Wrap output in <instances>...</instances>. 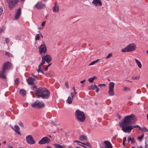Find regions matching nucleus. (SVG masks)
<instances>
[{"instance_id":"obj_15","label":"nucleus","mask_w":148,"mask_h":148,"mask_svg":"<svg viewBox=\"0 0 148 148\" xmlns=\"http://www.w3.org/2000/svg\"><path fill=\"white\" fill-rule=\"evenodd\" d=\"M36 79L33 77H30L28 79H27V81L28 84L30 85H33L34 84V82Z\"/></svg>"},{"instance_id":"obj_19","label":"nucleus","mask_w":148,"mask_h":148,"mask_svg":"<svg viewBox=\"0 0 148 148\" xmlns=\"http://www.w3.org/2000/svg\"><path fill=\"white\" fill-rule=\"evenodd\" d=\"M6 71L4 70L3 69L2 70L0 71V78L3 79H6V77L5 75Z\"/></svg>"},{"instance_id":"obj_23","label":"nucleus","mask_w":148,"mask_h":148,"mask_svg":"<svg viewBox=\"0 0 148 148\" xmlns=\"http://www.w3.org/2000/svg\"><path fill=\"white\" fill-rule=\"evenodd\" d=\"M135 60L139 68H141L142 67V64L140 62L138 59H135Z\"/></svg>"},{"instance_id":"obj_34","label":"nucleus","mask_w":148,"mask_h":148,"mask_svg":"<svg viewBox=\"0 0 148 148\" xmlns=\"http://www.w3.org/2000/svg\"><path fill=\"white\" fill-rule=\"evenodd\" d=\"M5 54L9 57H12V55L10 53L8 52H6L5 53Z\"/></svg>"},{"instance_id":"obj_24","label":"nucleus","mask_w":148,"mask_h":148,"mask_svg":"<svg viewBox=\"0 0 148 148\" xmlns=\"http://www.w3.org/2000/svg\"><path fill=\"white\" fill-rule=\"evenodd\" d=\"M73 98L69 96L67 99V102L69 104H70L72 103Z\"/></svg>"},{"instance_id":"obj_49","label":"nucleus","mask_w":148,"mask_h":148,"mask_svg":"<svg viewBox=\"0 0 148 148\" xmlns=\"http://www.w3.org/2000/svg\"><path fill=\"white\" fill-rule=\"evenodd\" d=\"M46 22V21H45L43 22L41 24L42 26L43 27L44 26Z\"/></svg>"},{"instance_id":"obj_46","label":"nucleus","mask_w":148,"mask_h":148,"mask_svg":"<svg viewBox=\"0 0 148 148\" xmlns=\"http://www.w3.org/2000/svg\"><path fill=\"white\" fill-rule=\"evenodd\" d=\"M132 138L131 137H128V138H127V141L128 142V143H129L130 142V141H131V140H132Z\"/></svg>"},{"instance_id":"obj_56","label":"nucleus","mask_w":148,"mask_h":148,"mask_svg":"<svg viewBox=\"0 0 148 148\" xmlns=\"http://www.w3.org/2000/svg\"><path fill=\"white\" fill-rule=\"evenodd\" d=\"M48 69V68L47 67V66L46 67H45V71H47Z\"/></svg>"},{"instance_id":"obj_30","label":"nucleus","mask_w":148,"mask_h":148,"mask_svg":"<svg viewBox=\"0 0 148 148\" xmlns=\"http://www.w3.org/2000/svg\"><path fill=\"white\" fill-rule=\"evenodd\" d=\"M140 130L143 132H148V130L145 127H142Z\"/></svg>"},{"instance_id":"obj_61","label":"nucleus","mask_w":148,"mask_h":148,"mask_svg":"<svg viewBox=\"0 0 148 148\" xmlns=\"http://www.w3.org/2000/svg\"><path fill=\"white\" fill-rule=\"evenodd\" d=\"M36 87L35 86H34L32 87V89L33 90L34 88H36Z\"/></svg>"},{"instance_id":"obj_57","label":"nucleus","mask_w":148,"mask_h":148,"mask_svg":"<svg viewBox=\"0 0 148 148\" xmlns=\"http://www.w3.org/2000/svg\"><path fill=\"white\" fill-rule=\"evenodd\" d=\"M138 148H143V147L142 146L140 145L138 147Z\"/></svg>"},{"instance_id":"obj_59","label":"nucleus","mask_w":148,"mask_h":148,"mask_svg":"<svg viewBox=\"0 0 148 148\" xmlns=\"http://www.w3.org/2000/svg\"><path fill=\"white\" fill-rule=\"evenodd\" d=\"M51 123L53 125H55V124L53 122H51Z\"/></svg>"},{"instance_id":"obj_55","label":"nucleus","mask_w":148,"mask_h":148,"mask_svg":"<svg viewBox=\"0 0 148 148\" xmlns=\"http://www.w3.org/2000/svg\"><path fill=\"white\" fill-rule=\"evenodd\" d=\"M3 31V29H0V33H2Z\"/></svg>"},{"instance_id":"obj_35","label":"nucleus","mask_w":148,"mask_h":148,"mask_svg":"<svg viewBox=\"0 0 148 148\" xmlns=\"http://www.w3.org/2000/svg\"><path fill=\"white\" fill-rule=\"evenodd\" d=\"M145 148H148V140H146L145 141Z\"/></svg>"},{"instance_id":"obj_26","label":"nucleus","mask_w":148,"mask_h":148,"mask_svg":"<svg viewBox=\"0 0 148 148\" xmlns=\"http://www.w3.org/2000/svg\"><path fill=\"white\" fill-rule=\"evenodd\" d=\"M42 66H40V65L38 66V69L37 70V71L38 73L41 72V73L43 74H45L42 71L41 69V68Z\"/></svg>"},{"instance_id":"obj_31","label":"nucleus","mask_w":148,"mask_h":148,"mask_svg":"<svg viewBox=\"0 0 148 148\" xmlns=\"http://www.w3.org/2000/svg\"><path fill=\"white\" fill-rule=\"evenodd\" d=\"M98 61V59L97 60H96L93 61L89 65V66H91L94 64L96 62H97Z\"/></svg>"},{"instance_id":"obj_43","label":"nucleus","mask_w":148,"mask_h":148,"mask_svg":"<svg viewBox=\"0 0 148 148\" xmlns=\"http://www.w3.org/2000/svg\"><path fill=\"white\" fill-rule=\"evenodd\" d=\"M135 140L134 138H132V140H131V143L132 144H133L135 143Z\"/></svg>"},{"instance_id":"obj_3","label":"nucleus","mask_w":148,"mask_h":148,"mask_svg":"<svg viewBox=\"0 0 148 148\" xmlns=\"http://www.w3.org/2000/svg\"><path fill=\"white\" fill-rule=\"evenodd\" d=\"M136 48V46L134 43H132L127 45L125 48L121 50L123 52H130L134 51Z\"/></svg>"},{"instance_id":"obj_42","label":"nucleus","mask_w":148,"mask_h":148,"mask_svg":"<svg viewBox=\"0 0 148 148\" xmlns=\"http://www.w3.org/2000/svg\"><path fill=\"white\" fill-rule=\"evenodd\" d=\"M5 41L6 43L8 45V43L9 42V40L8 38H5Z\"/></svg>"},{"instance_id":"obj_54","label":"nucleus","mask_w":148,"mask_h":148,"mask_svg":"<svg viewBox=\"0 0 148 148\" xmlns=\"http://www.w3.org/2000/svg\"><path fill=\"white\" fill-rule=\"evenodd\" d=\"M126 140V137H124L123 138V141L125 142Z\"/></svg>"},{"instance_id":"obj_38","label":"nucleus","mask_w":148,"mask_h":148,"mask_svg":"<svg viewBox=\"0 0 148 148\" xmlns=\"http://www.w3.org/2000/svg\"><path fill=\"white\" fill-rule=\"evenodd\" d=\"M39 34H38L36 35L35 37V40H39L40 39V37L39 36Z\"/></svg>"},{"instance_id":"obj_44","label":"nucleus","mask_w":148,"mask_h":148,"mask_svg":"<svg viewBox=\"0 0 148 148\" xmlns=\"http://www.w3.org/2000/svg\"><path fill=\"white\" fill-rule=\"evenodd\" d=\"M19 125L21 127H24L23 124L21 122H19L18 123Z\"/></svg>"},{"instance_id":"obj_7","label":"nucleus","mask_w":148,"mask_h":148,"mask_svg":"<svg viewBox=\"0 0 148 148\" xmlns=\"http://www.w3.org/2000/svg\"><path fill=\"white\" fill-rule=\"evenodd\" d=\"M38 49L39 53L40 54L46 53L47 49L45 44L44 42H42V44H41L40 46L38 47Z\"/></svg>"},{"instance_id":"obj_41","label":"nucleus","mask_w":148,"mask_h":148,"mask_svg":"<svg viewBox=\"0 0 148 148\" xmlns=\"http://www.w3.org/2000/svg\"><path fill=\"white\" fill-rule=\"evenodd\" d=\"M3 8L1 6H0V14H2L3 12Z\"/></svg>"},{"instance_id":"obj_27","label":"nucleus","mask_w":148,"mask_h":148,"mask_svg":"<svg viewBox=\"0 0 148 148\" xmlns=\"http://www.w3.org/2000/svg\"><path fill=\"white\" fill-rule=\"evenodd\" d=\"M94 85L95 86H94L92 84H91L89 86L88 89L91 90H94L95 88V85H96L95 84Z\"/></svg>"},{"instance_id":"obj_60","label":"nucleus","mask_w":148,"mask_h":148,"mask_svg":"<svg viewBox=\"0 0 148 148\" xmlns=\"http://www.w3.org/2000/svg\"><path fill=\"white\" fill-rule=\"evenodd\" d=\"M16 132L19 135H20L21 134L18 131H17Z\"/></svg>"},{"instance_id":"obj_1","label":"nucleus","mask_w":148,"mask_h":148,"mask_svg":"<svg viewBox=\"0 0 148 148\" xmlns=\"http://www.w3.org/2000/svg\"><path fill=\"white\" fill-rule=\"evenodd\" d=\"M134 115L132 114L126 116L122 122L120 124V126L122 127V130L125 133H130L131 130L134 128H138L140 130L141 127L138 125L135 126L131 125L132 121L134 119Z\"/></svg>"},{"instance_id":"obj_8","label":"nucleus","mask_w":148,"mask_h":148,"mask_svg":"<svg viewBox=\"0 0 148 148\" xmlns=\"http://www.w3.org/2000/svg\"><path fill=\"white\" fill-rule=\"evenodd\" d=\"M45 88L40 87L37 88L35 91V94L37 98L41 97Z\"/></svg>"},{"instance_id":"obj_28","label":"nucleus","mask_w":148,"mask_h":148,"mask_svg":"<svg viewBox=\"0 0 148 148\" xmlns=\"http://www.w3.org/2000/svg\"><path fill=\"white\" fill-rule=\"evenodd\" d=\"M20 93L21 95L24 96L26 95V91L23 89H21L20 90Z\"/></svg>"},{"instance_id":"obj_48","label":"nucleus","mask_w":148,"mask_h":148,"mask_svg":"<svg viewBox=\"0 0 148 148\" xmlns=\"http://www.w3.org/2000/svg\"><path fill=\"white\" fill-rule=\"evenodd\" d=\"M20 37L19 36H16L15 37V38L16 39H20Z\"/></svg>"},{"instance_id":"obj_4","label":"nucleus","mask_w":148,"mask_h":148,"mask_svg":"<svg viewBox=\"0 0 148 148\" xmlns=\"http://www.w3.org/2000/svg\"><path fill=\"white\" fill-rule=\"evenodd\" d=\"M44 106V103L42 101H40L38 100H36L31 104L32 106L34 108H42Z\"/></svg>"},{"instance_id":"obj_20","label":"nucleus","mask_w":148,"mask_h":148,"mask_svg":"<svg viewBox=\"0 0 148 148\" xmlns=\"http://www.w3.org/2000/svg\"><path fill=\"white\" fill-rule=\"evenodd\" d=\"M74 142H77L78 143H80L86 147H89L90 148L91 147V145L88 142H87L86 143H82L78 140H74Z\"/></svg>"},{"instance_id":"obj_50","label":"nucleus","mask_w":148,"mask_h":148,"mask_svg":"<svg viewBox=\"0 0 148 148\" xmlns=\"http://www.w3.org/2000/svg\"><path fill=\"white\" fill-rule=\"evenodd\" d=\"M77 143L78 144V145H80L81 146H82V147H83L84 148H87L86 146H85L84 145H82L81 144H79V143Z\"/></svg>"},{"instance_id":"obj_13","label":"nucleus","mask_w":148,"mask_h":148,"mask_svg":"<svg viewBox=\"0 0 148 148\" xmlns=\"http://www.w3.org/2000/svg\"><path fill=\"white\" fill-rule=\"evenodd\" d=\"M7 2L9 4V7L10 9L16 3V0H7Z\"/></svg>"},{"instance_id":"obj_53","label":"nucleus","mask_w":148,"mask_h":148,"mask_svg":"<svg viewBox=\"0 0 148 148\" xmlns=\"http://www.w3.org/2000/svg\"><path fill=\"white\" fill-rule=\"evenodd\" d=\"M86 81V80L84 79L83 81H80V82L81 84H83V83L84 82H85Z\"/></svg>"},{"instance_id":"obj_32","label":"nucleus","mask_w":148,"mask_h":148,"mask_svg":"<svg viewBox=\"0 0 148 148\" xmlns=\"http://www.w3.org/2000/svg\"><path fill=\"white\" fill-rule=\"evenodd\" d=\"M77 94V93L76 92H75L74 93H71V94L72 98H73L74 97H75L76 96Z\"/></svg>"},{"instance_id":"obj_62","label":"nucleus","mask_w":148,"mask_h":148,"mask_svg":"<svg viewBox=\"0 0 148 148\" xmlns=\"http://www.w3.org/2000/svg\"><path fill=\"white\" fill-rule=\"evenodd\" d=\"M73 90H74V92H76L75 91V89L74 87L73 88Z\"/></svg>"},{"instance_id":"obj_5","label":"nucleus","mask_w":148,"mask_h":148,"mask_svg":"<svg viewBox=\"0 0 148 148\" xmlns=\"http://www.w3.org/2000/svg\"><path fill=\"white\" fill-rule=\"evenodd\" d=\"M42 61L40 64V66H42L45 63L46 61L48 63H49L51 60V56L49 55H47L45 56H42Z\"/></svg>"},{"instance_id":"obj_11","label":"nucleus","mask_w":148,"mask_h":148,"mask_svg":"<svg viewBox=\"0 0 148 148\" xmlns=\"http://www.w3.org/2000/svg\"><path fill=\"white\" fill-rule=\"evenodd\" d=\"M26 139L27 142L29 144L32 145L36 143L31 135H28L26 136Z\"/></svg>"},{"instance_id":"obj_40","label":"nucleus","mask_w":148,"mask_h":148,"mask_svg":"<svg viewBox=\"0 0 148 148\" xmlns=\"http://www.w3.org/2000/svg\"><path fill=\"white\" fill-rule=\"evenodd\" d=\"M15 83V84L17 85L19 83L18 82V78H17L14 81Z\"/></svg>"},{"instance_id":"obj_2","label":"nucleus","mask_w":148,"mask_h":148,"mask_svg":"<svg viewBox=\"0 0 148 148\" xmlns=\"http://www.w3.org/2000/svg\"><path fill=\"white\" fill-rule=\"evenodd\" d=\"M75 116L77 119L81 122H83L85 119V117L83 112L77 110L75 112Z\"/></svg>"},{"instance_id":"obj_16","label":"nucleus","mask_w":148,"mask_h":148,"mask_svg":"<svg viewBox=\"0 0 148 148\" xmlns=\"http://www.w3.org/2000/svg\"><path fill=\"white\" fill-rule=\"evenodd\" d=\"M104 143L105 145V147L103 148H112V145L109 141L106 140Z\"/></svg>"},{"instance_id":"obj_17","label":"nucleus","mask_w":148,"mask_h":148,"mask_svg":"<svg viewBox=\"0 0 148 148\" xmlns=\"http://www.w3.org/2000/svg\"><path fill=\"white\" fill-rule=\"evenodd\" d=\"M21 14V8H20L16 12V14L15 16V19H18L19 18Z\"/></svg>"},{"instance_id":"obj_33","label":"nucleus","mask_w":148,"mask_h":148,"mask_svg":"<svg viewBox=\"0 0 148 148\" xmlns=\"http://www.w3.org/2000/svg\"><path fill=\"white\" fill-rule=\"evenodd\" d=\"M124 90L125 91H128L130 90V88L129 87H124Z\"/></svg>"},{"instance_id":"obj_36","label":"nucleus","mask_w":148,"mask_h":148,"mask_svg":"<svg viewBox=\"0 0 148 148\" xmlns=\"http://www.w3.org/2000/svg\"><path fill=\"white\" fill-rule=\"evenodd\" d=\"M143 138V135L142 136H140L138 137V139L140 141V140H142Z\"/></svg>"},{"instance_id":"obj_58","label":"nucleus","mask_w":148,"mask_h":148,"mask_svg":"<svg viewBox=\"0 0 148 148\" xmlns=\"http://www.w3.org/2000/svg\"><path fill=\"white\" fill-rule=\"evenodd\" d=\"M51 64H48L47 65V67L48 68V67H49V66H51Z\"/></svg>"},{"instance_id":"obj_39","label":"nucleus","mask_w":148,"mask_h":148,"mask_svg":"<svg viewBox=\"0 0 148 148\" xmlns=\"http://www.w3.org/2000/svg\"><path fill=\"white\" fill-rule=\"evenodd\" d=\"M140 78V77L139 76L137 77H132V79H133L138 80Z\"/></svg>"},{"instance_id":"obj_63","label":"nucleus","mask_w":148,"mask_h":148,"mask_svg":"<svg viewBox=\"0 0 148 148\" xmlns=\"http://www.w3.org/2000/svg\"><path fill=\"white\" fill-rule=\"evenodd\" d=\"M47 147V148H52L51 147L49 146H48Z\"/></svg>"},{"instance_id":"obj_52","label":"nucleus","mask_w":148,"mask_h":148,"mask_svg":"<svg viewBox=\"0 0 148 148\" xmlns=\"http://www.w3.org/2000/svg\"><path fill=\"white\" fill-rule=\"evenodd\" d=\"M117 136H118L117 135V134L114 135L113 137V138L114 139H115L116 138V137H117Z\"/></svg>"},{"instance_id":"obj_51","label":"nucleus","mask_w":148,"mask_h":148,"mask_svg":"<svg viewBox=\"0 0 148 148\" xmlns=\"http://www.w3.org/2000/svg\"><path fill=\"white\" fill-rule=\"evenodd\" d=\"M65 86L67 87V88H69V86H68V82H65Z\"/></svg>"},{"instance_id":"obj_25","label":"nucleus","mask_w":148,"mask_h":148,"mask_svg":"<svg viewBox=\"0 0 148 148\" xmlns=\"http://www.w3.org/2000/svg\"><path fill=\"white\" fill-rule=\"evenodd\" d=\"M97 77L96 76H94L93 77L90 78L88 79V81L90 83H92L94 79H96Z\"/></svg>"},{"instance_id":"obj_14","label":"nucleus","mask_w":148,"mask_h":148,"mask_svg":"<svg viewBox=\"0 0 148 148\" xmlns=\"http://www.w3.org/2000/svg\"><path fill=\"white\" fill-rule=\"evenodd\" d=\"M35 7L39 10H41L44 8L45 6V4H42L41 2H38L35 5Z\"/></svg>"},{"instance_id":"obj_12","label":"nucleus","mask_w":148,"mask_h":148,"mask_svg":"<svg viewBox=\"0 0 148 148\" xmlns=\"http://www.w3.org/2000/svg\"><path fill=\"white\" fill-rule=\"evenodd\" d=\"M12 67L11 63L10 62H7L4 63L3 69L6 71L8 70H10Z\"/></svg>"},{"instance_id":"obj_37","label":"nucleus","mask_w":148,"mask_h":148,"mask_svg":"<svg viewBox=\"0 0 148 148\" xmlns=\"http://www.w3.org/2000/svg\"><path fill=\"white\" fill-rule=\"evenodd\" d=\"M112 56V53H110L108 54L107 56L105 58L106 59H107L109 58L110 57H111Z\"/></svg>"},{"instance_id":"obj_21","label":"nucleus","mask_w":148,"mask_h":148,"mask_svg":"<svg viewBox=\"0 0 148 148\" xmlns=\"http://www.w3.org/2000/svg\"><path fill=\"white\" fill-rule=\"evenodd\" d=\"M59 10V6L57 4V3L56 2L53 10V11L54 12L56 13L58 12Z\"/></svg>"},{"instance_id":"obj_45","label":"nucleus","mask_w":148,"mask_h":148,"mask_svg":"<svg viewBox=\"0 0 148 148\" xmlns=\"http://www.w3.org/2000/svg\"><path fill=\"white\" fill-rule=\"evenodd\" d=\"M106 86V85L105 84H99L98 85V86H100V87H102V86H104L105 87Z\"/></svg>"},{"instance_id":"obj_6","label":"nucleus","mask_w":148,"mask_h":148,"mask_svg":"<svg viewBox=\"0 0 148 148\" xmlns=\"http://www.w3.org/2000/svg\"><path fill=\"white\" fill-rule=\"evenodd\" d=\"M115 83L114 82H110L109 84L108 94L110 96H113L114 94V88Z\"/></svg>"},{"instance_id":"obj_22","label":"nucleus","mask_w":148,"mask_h":148,"mask_svg":"<svg viewBox=\"0 0 148 148\" xmlns=\"http://www.w3.org/2000/svg\"><path fill=\"white\" fill-rule=\"evenodd\" d=\"M79 138L80 140L83 141L84 140H87L88 138L87 136L84 135H82L79 136Z\"/></svg>"},{"instance_id":"obj_29","label":"nucleus","mask_w":148,"mask_h":148,"mask_svg":"<svg viewBox=\"0 0 148 148\" xmlns=\"http://www.w3.org/2000/svg\"><path fill=\"white\" fill-rule=\"evenodd\" d=\"M13 128L15 132L18 131L20 129L19 126L17 125H15L14 126V128Z\"/></svg>"},{"instance_id":"obj_64","label":"nucleus","mask_w":148,"mask_h":148,"mask_svg":"<svg viewBox=\"0 0 148 148\" xmlns=\"http://www.w3.org/2000/svg\"><path fill=\"white\" fill-rule=\"evenodd\" d=\"M123 145H125V142H123Z\"/></svg>"},{"instance_id":"obj_10","label":"nucleus","mask_w":148,"mask_h":148,"mask_svg":"<svg viewBox=\"0 0 148 148\" xmlns=\"http://www.w3.org/2000/svg\"><path fill=\"white\" fill-rule=\"evenodd\" d=\"M50 142V139L47 137H45L42 138L38 142V143L41 145L45 144H48Z\"/></svg>"},{"instance_id":"obj_47","label":"nucleus","mask_w":148,"mask_h":148,"mask_svg":"<svg viewBox=\"0 0 148 148\" xmlns=\"http://www.w3.org/2000/svg\"><path fill=\"white\" fill-rule=\"evenodd\" d=\"M95 88H96V92H98L99 91V88L97 87L96 85H95Z\"/></svg>"},{"instance_id":"obj_9","label":"nucleus","mask_w":148,"mask_h":148,"mask_svg":"<svg viewBox=\"0 0 148 148\" xmlns=\"http://www.w3.org/2000/svg\"><path fill=\"white\" fill-rule=\"evenodd\" d=\"M41 98L43 99H47L49 97L50 92L46 88H44Z\"/></svg>"},{"instance_id":"obj_18","label":"nucleus","mask_w":148,"mask_h":148,"mask_svg":"<svg viewBox=\"0 0 148 148\" xmlns=\"http://www.w3.org/2000/svg\"><path fill=\"white\" fill-rule=\"evenodd\" d=\"M92 3L96 6H101L102 5V3L100 0H93Z\"/></svg>"}]
</instances>
